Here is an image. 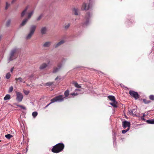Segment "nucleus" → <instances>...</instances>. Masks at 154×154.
I'll return each instance as SVG.
<instances>
[{"label":"nucleus","instance_id":"obj_1","mask_svg":"<svg viewBox=\"0 0 154 154\" xmlns=\"http://www.w3.org/2000/svg\"><path fill=\"white\" fill-rule=\"evenodd\" d=\"M64 147V145L63 143H59L54 146L51 149L52 152L57 153L63 150Z\"/></svg>","mask_w":154,"mask_h":154},{"label":"nucleus","instance_id":"obj_2","mask_svg":"<svg viewBox=\"0 0 154 154\" xmlns=\"http://www.w3.org/2000/svg\"><path fill=\"white\" fill-rule=\"evenodd\" d=\"M64 97L63 95H60L57 96L56 97L53 99L51 100V101H52V102L54 103L55 102H61L63 101L64 100Z\"/></svg>","mask_w":154,"mask_h":154},{"label":"nucleus","instance_id":"obj_3","mask_svg":"<svg viewBox=\"0 0 154 154\" xmlns=\"http://www.w3.org/2000/svg\"><path fill=\"white\" fill-rule=\"evenodd\" d=\"M16 51L17 49L16 48L14 49L11 50L10 54L9 57L8 59L9 62L15 58L14 54L16 53Z\"/></svg>","mask_w":154,"mask_h":154},{"label":"nucleus","instance_id":"obj_4","mask_svg":"<svg viewBox=\"0 0 154 154\" xmlns=\"http://www.w3.org/2000/svg\"><path fill=\"white\" fill-rule=\"evenodd\" d=\"M129 93L131 97L134 98L135 99H138L139 97V95L137 92L130 90Z\"/></svg>","mask_w":154,"mask_h":154},{"label":"nucleus","instance_id":"obj_5","mask_svg":"<svg viewBox=\"0 0 154 154\" xmlns=\"http://www.w3.org/2000/svg\"><path fill=\"white\" fill-rule=\"evenodd\" d=\"M16 100L19 102H21L23 98V94L20 92L16 91Z\"/></svg>","mask_w":154,"mask_h":154},{"label":"nucleus","instance_id":"obj_6","mask_svg":"<svg viewBox=\"0 0 154 154\" xmlns=\"http://www.w3.org/2000/svg\"><path fill=\"white\" fill-rule=\"evenodd\" d=\"M90 8V5L88 4L87 5L86 3H84L81 7V9L82 10H88Z\"/></svg>","mask_w":154,"mask_h":154},{"label":"nucleus","instance_id":"obj_7","mask_svg":"<svg viewBox=\"0 0 154 154\" xmlns=\"http://www.w3.org/2000/svg\"><path fill=\"white\" fill-rule=\"evenodd\" d=\"M50 61H48V62L47 63H42L39 66V69L40 70H43L46 68L48 65L50 64Z\"/></svg>","mask_w":154,"mask_h":154},{"label":"nucleus","instance_id":"obj_8","mask_svg":"<svg viewBox=\"0 0 154 154\" xmlns=\"http://www.w3.org/2000/svg\"><path fill=\"white\" fill-rule=\"evenodd\" d=\"M122 126L124 128L128 127V128H129V129H130V123L126 121H125L122 122Z\"/></svg>","mask_w":154,"mask_h":154},{"label":"nucleus","instance_id":"obj_9","mask_svg":"<svg viewBox=\"0 0 154 154\" xmlns=\"http://www.w3.org/2000/svg\"><path fill=\"white\" fill-rule=\"evenodd\" d=\"M36 28L35 25H32L29 28V32L34 34Z\"/></svg>","mask_w":154,"mask_h":154},{"label":"nucleus","instance_id":"obj_10","mask_svg":"<svg viewBox=\"0 0 154 154\" xmlns=\"http://www.w3.org/2000/svg\"><path fill=\"white\" fill-rule=\"evenodd\" d=\"M47 31V28L45 27H42L41 29V33L42 34H46Z\"/></svg>","mask_w":154,"mask_h":154},{"label":"nucleus","instance_id":"obj_11","mask_svg":"<svg viewBox=\"0 0 154 154\" xmlns=\"http://www.w3.org/2000/svg\"><path fill=\"white\" fill-rule=\"evenodd\" d=\"M51 44L50 42H45L43 45V46L44 48H48L50 47Z\"/></svg>","mask_w":154,"mask_h":154},{"label":"nucleus","instance_id":"obj_12","mask_svg":"<svg viewBox=\"0 0 154 154\" xmlns=\"http://www.w3.org/2000/svg\"><path fill=\"white\" fill-rule=\"evenodd\" d=\"M61 67V65L59 66L58 67H54L53 69V72L54 73H55L58 71Z\"/></svg>","mask_w":154,"mask_h":154},{"label":"nucleus","instance_id":"obj_13","mask_svg":"<svg viewBox=\"0 0 154 154\" xmlns=\"http://www.w3.org/2000/svg\"><path fill=\"white\" fill-rule=\"evenodd\" d=\"M109 104L114 108L117 107V102L116 101L112 102V103H110Z\"/></svg>","mask_w":154,"mask_h":154},{"label":"nucleus","instance_id":"obj_14","mask_svg":"<svg viewBox=\"0 0 154 154\" xmlns=\"http://www.w3.org/2000/svg\"><path fill=\"white\" fill-rule=\"evenodd\" d=\"M65 42V41L64 40H62L60 41V42H58L57 44L55 45V48H56L60 46L62 44H63Z\"/></svg>","mask_w":154,"mask_h":154},{"label":"nucleus","instance_id":"obj_15","mask_svg":"<svg viewBox=\"0 0 154 154\" xmlns=\"http://www.w3.org/2000/svg\"><path fill=\"white\" fill-rule=\"evenodd\" d=\"M108 98H109L111 101L113 102L116 101L114 96L112 95H109L108 96Z\"/></svg>","mask_w":154,"mask_h":154},{"label":"nucleus","instance_id":"obj_16","mask_svg":"<svg viewBox=\"0 0 154 154\" xmlns=\"http://www.w3.org/2000/svg\"><path fill=\"white\" fill-rule=\"evenodd\" d=\"M33 34V33L29 32L26 37V39H30L31 38Z\"/></svg>","mask_w":154,"mask_h":154},{"label":"nucleus","instance_id":"obj_17","mask_svg":"<svg viewBox=\"0 0 154 154\" xmlns=\"http://www.w3.org/2000/svg\"><path fill=\"white\" fill-rule=\"evenodd\" d=\"M15 80L17 81H19V82H23V83H25V81H24L23 80V79H22L21 77H19L18 78H16L15 79Z\"/></svg>","mask_w":154,"mask_h":154},{"label":"nucleus","instance_id":"obj_18","mask_svg":"<svg viewBox=\"0 0 154 154\" xmlns=\"http://www.w3.org/2000/svg\"><path fill=\"white\" fill-rule=\"evenodd\" d=\"M28 7H27L23 11L21 14V17H23L26 14L27 10L28 9Z\"/></svg>","mask_w":154,"mask_h":154},{"label":"nucleus","instance_id":"obj_19","mask_svg":"<svg viewBox=\"0 0 154 154\" xmlns=\"http://www.w3.org/2000/svg\"><path fill=\"white\" fill-rule=\"evenodd\" d=\"M11 98V96L9 94H6L4 97V99L5 100H10Z\"/></svg>","mask_w":154,"mask_h":154},{"label":"nucleus","instance_id":"obj_20","mask_svg":"<svg viewBox=\"0 0 154 154\" xmlns=\"http://www.w3.org/2000/svg\"><path fill=\"white\" fill-rule=\"evenodd\" d=\"M146 122L148 124H154V119L147 120Z\"/></svg>","mask_w":154,"mask_h":154},{"label":"nucleus","instance_id":"obj_21","mask_svg":"<svg viewBox=\"0 0 154 154\" xmlns=\"http://www.w3.org/2000/svg\"><path fill=\"white\" fill-rule=\"evenodd\" d=\"M28 20V19H27L26 18L21 23V26H23L25 25L27 22Z\"/></svg>","mask_w":154,"mask_h":154},{"label":"nucleus","instance_id":"obj_22","mask_svg":"<svg viewBox=\"0 0 154 154\" xmlns=\"http://www.w3.org/2000/svg\"><path fill=\"white\" fill-rule=\"evenodd\" d=\"M33 11H32L28 14V18H27L28 20L30 18L31 16L33 14Z\"/></svg>","mask_w":154,"mask_h":154},{"label":"nucleus","instance_id":"obj_23","mask_svg":"<svg viewBox=\"0 0 154 154\" xmlns=\"http://www.w3.org/2000/svg\"><path fill=\"white\" fill-rule=\"evenodd\" d=\"M73 11L74 13V14L75 15H78V11L77 9L75 8H74L73 9Z\"/></svg>","mask_w":154,"mask_h":154},{"label":"nucleus","instance_id":"obj_24","mask_svg":"<svg viewBox=\"0 0 154 154\" xmlns=\"http://www.w3.org/2000/svg\"><path fill=\"white\" fill-rule=\"evenodd\" d=\"M73 84L75 87H77V88H81V86L79 85L77 82H74L73 83Z\"/></svg>","mask_w":154,"mask_h":154},{"label":"nucleus","instance_id":"obj_25","mask_svg":"<svg viewBox=\"0 0 154 154\" xmlns=\"http://www.w3.org/2000/svg\"><path fill=\"white\" fill-rule=\"evenodd\" d=\"M66 97H67L69 94V91L68 90H66L64 93Z\"/></svg>","mask_w":154,"mask_h":154},{"label":"nucleus","instance_id":"obj_26","mask_svg":"<svg viewBox=\"0 0 154 154\" xmlns=\"http://www.w3.org/2000/svg\"><path fill=\"white\" fill-rule=\"evenodd\" d=\"M5 137L8 139H10L11 137H12V136L10 134H8L5 135Z\"/></svg>","mask_w":154,"mask_h":154},{"label":"nucleus","instance_id":"obj_27","mask_svg":"<svg viewBox=\"0 0 154 154\" xmlns=\"http://www.w3.org/2000/svg\"><path fill=\"white\" fill-rule=\"evenodd\" d=\"M131 112L133 115H136V110L135 109H134L131 110Z\"/></svg>","mask_w":154,"mask_h":154},{"label":"nucleus","instance_id":"obj_28","mask_svg":"<svg viewBox=\"0 0 154 154\" xmlns=\"http://www.w3.org/2000/svg\"><path fill=\"white\" fill-rule=\"evenodd\" d=\"M143 102L145 104H148L150 103L151 101L149 100H147L146 99H143Z\"/></svg>","mask_w":154,"mask_h":154},{"label":"nucleus","instance_id":"obj_29","mask_svg":"<svg viewBox=\"0 0 154 154\" xmlns=\"http://www.w3.org/2000/svg\"><path fill=\"white\" fill-rule=\"evenodd\" d=\"M16 105V106H17L20 107L22 109H23L24 110H26V107L25 106H23L21 105H18V104H17Z\"/></svg>","mask_w":154,"mask_h":154},{"label":"nucleus","instance_id":"obj_30","mask_svg":"<svg viewBox=\"0 0 154 154\" xmlns=\"http://www.w3.org/2000/svg\"><path fill=\"white\" fill-rule=\"evenodd\" d=\"M54 83L53 82H48L45 84V85L48 86H50L53 85Z\"/></svg>","mask_w":154,"mask_h":154},{"label":"nucleus","instance_id":"obj_31","mask_svg":"<svg viewBox=\"0 0 154 154\" xmlns=\"http://www.w3.org/2000/svg\"><path fill=\"white\" fill-rule=\"evenodd\" d=\"M38 114V113L37 112H34L32 113V116L33 117L35 118L37 116Z\"/></svg>","mask_w":154,"mask_h":154},{"label":"nucleus","instance_id":"obj_32","mask_svg":"<svg viewBox=\"0 0 154 154\" xmlns=\"http://www.w3.org/2000/svg\"><path fill=\"white\" fill-rule=\"evenodd\" d=\"M11 75L9 72L6 75V78L8 79H9L11 77Z\"/></svg>","mask_w":154,"mask_h":154},{"label":"nucleus","instance_id":"obj_33","mask_svg":"<svg viewBox=\"0 0 154 154\" xmlns=\"http://www.w3.org/2000/svg\"><path fill=\"white\" fill-rule=\"evenodd\" d=\"M10 4L9 3H8V2H6V5L5 7V9H7L10 6Z\"/></svg>","mask_w":154,"mask_h":154},{"label":"nucleus","instance_id":"obj_34","mask_svg":"<svg viewBox=\"0 0 154 154\" xmlns=\"http://www.w3.org/2000/svg\"><path fill=\"white\" fill-rule=\"evenodd\" d=\"M13 87L12 86L10 87L9 88V90L8 91V92L9 93H11L13 91Z\"/></svg>","mask_w":154,"mask_h":154},{"label":"nucleus","instance_id":"obj_35","mask_svg":"<svg viewBox=\"0 0 154 154\" xmlns=\"http://www.w3.org/2000/svg\"><path fill=\"white\" fill-rule=\"evenodd\" d=\"M149 97L150 100H154V95H150L149 96Z\"/></svg>","mask_w":154,"mask_h":154},{"label":"nucleus","instance_id":"obj_36","mask_svg":"<svg viewBox=\"0 0 154 154\" xmlns=\"http://www.w3.org/2000/svg\"><path fill=\"white\" fill-rule=\"evenodd\" d=\"M23 91L24 94L26 95H27L29 93V91H26L25 90H24Z\"/></svg>","mask_w":154,"mask_h":154},{"label":"nucleus","instance_id":"obj_37","mask_svg":"<svg viewBox=\"0 0 154 154\" xmlns=\"http://www.w3.org/2000/svg\"><path fill=\"white\" fill-rule=\"evenodd\" d=\"M90 17H91V15H90V13H87L86 15V17H85L86 18V19H88Z\"/></svg>","mask_w":154,"mask_h":154},{"label":"nucleus","instance_id":"obj_38","mask_svg":"<svg viewBox=\"0 0 154 154\" xmlns=\"http://www.w3.org/2000/svg\"><path fill=\"white\" fill-rule=\"evenodd\" d=\"M129 128H128L127 129L125 130H123L122 131V132L123 134H125L129 130Z\"/></svg>","mask_w":154,"mask_h":154},{"label":"nucleus","instance_id":"obj_39","mask_svg":"<svg viewBox=\"0 0 154 154\" xmlns=\"http://www.w3.org/2000/svg\"><path fill=\"white\" fill-rule=\"evenodd\" d=\"M70 23H69L67 24V25H66L65 26V28L66 29H68L69 27L70 26Z\"/></svg>","mask_w":154,"mask_h":154},{"label":"nucleus","instance_id":"obj_40","mask_svg":"<svg viewBox=\"0 0 154 154\" xmlns=\"http://www.w3.org/2000/svg\"><path fill=\"white\" fill-rule=\"evenodd\" d=\"M43 16V15L42 14H41L39 17L37 18V21L39 20Z\"/></svg>","mask_w":154,"mask_h":154},{"label":"nucleus","instance_id":"obj_41","mask_svg":"<svg viewBox=\"0 0 154 154\" xmlns=\"http://www.w3.org/2000/svg\"><path fill=\"white\" fill-rule=\"evenodd\" d=\"M11 22V20H8L6 23V26H9V25H10Z\"/></svg>","mask_w":154,"mask_h":154},{"label":"nucleus","instance_id":"obj_42","mask_svg":"<svg viewBox=\"0 0 154 154\" xmlns=\"http://www.w3.org/2000/svg\"><path fill=\"white\" fill-rule=\"evenodd\" d=\"M70 95H72V96H75L77 95V93H71L70 94Z\"/></svg>","mask_w":154,"mask_h":154},{"label":"nucleus","instance_id":"obj_43","mask_svg":"<svg viewBox=\"0 0 154 154\" xmlns=\"http://www.w3.org/2000/svg\"><path fill=\"white\" fill-rule=\"evenodd\" d=\"M52 101H51V102L49 103V104H48L45 107V108H46L47 107H48L52 103H53V102H52Z\"/></svg>","mask_w":154,"mask_h":154},{"label":"nucleus","instance_id":"obj_44","mask_svg":"<svg viewBox=\"0 0 154 154\" xmlns=\"http://www.w3.org/2000/svg\"><path fill=\"white\" fill-rule=\"evenodd\" d=\"M17 0H12L11 2V3L12 4L14 3L15 2H16Z\"/></svg>","mask_w":154,"mask_h":154},{"label":"nucleus","instance_id":"obj_45","mask_svg":"<svg viewBox=\"0 0 154 154\" xmlns=\"http://www.w3.org/2000/svg\"><path fill=\"white\" fill-rule=\"evenodd\" d=\"M14 67H12L11 69V72H13V71L14 70Z\"/></svg>","mask_w":154,"mask_h":154},{"label":"nucleus","instance_id":"obj_46","mask_svg":"<svg viewBox=\"0 0 154 154\" xmlns=\"http://www.w3.org/2000/svg\"><path fill=\"white\" fill-rule=\"evenodd\" d=\"M26 85H27V86H31H31H33V85H29V84H27Z\"/></svg>","mask_w":154,"mask_h":154},{"label":"nucleus","instance_id":"obj_47","mask_svg":"<svg viewBox=\"0 0 154 154\" xmlns=\"http://www.w3.org/2000/svg\"><path fill=\"white\" fill-rule=\"evenodd\" d=\"M59 77L58 76L55 79V80H57V79H59Z\"/></svg>","mask_w":154,"mask_h":154},{"label":"nucleus","instance_id":"obj_48","mask_svg":"<svg viewBox=\"0 0 154 154\" xmlns=\"http://www.w3.org/2000/svg\"><path fill=\"white\" fill-rule=\"evenodd\" d=\"M88 22L87 21V22H86L85 23H84V24H86V25H87V24H88Z\"/></svg>","mask_w":154,"mask_h":154},{"label":"nucleus","instance_id":"obj_49","mask_svg":"<svg viewBox=\"0 0 154 154\" xmlns=\"http://www.w3.org/2000/svg\"><path fill=\"white\" fill-rule=\"evenodd\" d=\"M142 119L143 120H145V119H144L143 118H142Z\"/></svg>","mask_w":154,"mask_h":154},{"label":"nucleus","instance_id":"obj_50","mask_svg":"<svg viewBox=\"0 0 154 154\" xmlns=\"http://www.w3.org/2000/svg\"><path fill=\"white\" fill-rule=\"evenodd\" d=\"M17 154H21L20 153H17Z\"/></svg>","mask_w":154,"mask_h":154},{"label":"nucleus","instance_id":"obj_51","mask_svg":"<svg viewBox=\"0 0 154 154\" xmlns=\"http://www.w3.org/2000/svg\"><path fill=\"white\" fill-rule=\"evenodd\" d=\"M100 72L102 73V72Z\"/></svg>","mask_w":154,"mask_h":154}]
</instances>
